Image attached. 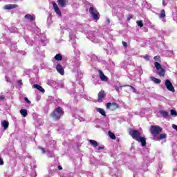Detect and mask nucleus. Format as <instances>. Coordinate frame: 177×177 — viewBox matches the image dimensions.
<instances>
[{"mask_svg": "<svg viewBox=\"0 0 177 177\" xmlns=\"http://www.w3.org/2000/svg\"><path fill=\"white\" fill-rule=\"evenodd\" d=\"M18 53H20V55H26V51H24V50H19Z\"/></svg>", "mask_w": 177, "mask_h": 177, "instance_id": "864d4df0", "label": "nucleus"}, {"mask_svg": "<svg viewBox=\"0 0 177 177\" xmlns=\"http://www.w3.org/2000/svg\"><path fill=\"white\" fill-rule=\"evenodd\" d=\"M129 135L131 136V138H133L134 140H136L137 142L141 143V146H146V138L140 136V132H139V131L130 129Z\"/></svg>", "mask_w": 177, "mask_h": 177, "instance_id": "20e7f679", "label": "nucleus"}, {"mask_svg": "<svg viewBox=\"0 0 177 177\" xmlns=\"http://www.w3.org/2000/svg\"><path fill=\"white\" fill-rule=\"evenodd\" d=\"M122 45H123L124 48H127L128 46V44L125 41H122Z\"/></svg>", "mask_w": 177, "mask_h": 177, "instance_id": "5fc2aeb1", "label": "nucleus"}, {"mask_svg": "<svg viewBox=\"0 0 177 177\" xmlns=\"http://www.w3.org/2000/svg\"><path fill=\"white\" fill-rule=\"evenodd\" d=\"M70 95H73L75 99H77L78 97V95H80V93L73 92V93H69Z\"/></svg>", "mask_w": 177, "mask_h": 177, "instance_id": "79ce46f5", "label": "nucleus"}, {"mask_svg": "<svg viewBox=\"0 0 177 177\" xmlns=\"http://www.w3.org/2000/svg\"><path fill=\"white\" fill-rule=\"evenodd\" d=\"M83 32L84 34H86V37L91 42L94 44H97L100 41V39L102 38V35L99 33L97 30H93L91 26H87L84 29Z\"/></svg>", "mask_w": 177, "mask_h": 177, "instance_id": "f03ea898", "label": "nucleus"}, {"mask_svg": "<svg viewBox=\"0 0 177 177\" xmlns=\"http://www.w3.org/2000/svg\"><path fill=\"white\" fill-rule=\"evenodd\" d=\"M118 104L115 102H109L106 104V109L111 110L112 111H114V110H116V109H118Z\"/></svg>", "mask_w": 177, "mask_h": 177, "instance_id": "9d476101", "label": "nucleus"}, {"mask_svg": "<svg viewBox=\"0 0 177 177\" xmlns=\"http://www.w3.org/2000/svg\"><path fill=\"white\" fill-rule=\"evenodd\" d=\"M160 20L161 21H163V23H165L167 20L165 19V17H167V15H165V10H161L160 13L158 15Z\"/></svg>", "mask_w": 177, "mask_h": 177, "instance_id": "4468645a", "label": "nucleus"}, {"mask_svg": "<svg viewBox=\"0 0 177 177\" xmlns=\"http://www.w3.org/2000/svg\"><path fill=\"white\" fill-rule=\"evenodd\" d=\"M162 5L163 6H166L167 3H165V0H162Z\"/></svg>", "mask_w": 177, "mask_h": 177, "instance_id": "0e129e2a", "label": "nucleus"}, {"mask_svg": "<svg viewBox=\"0 0 177 177\" xmlns=\"http://www.w3.org/2000/svg\"><path fill=\"white\" fill-rule=\"evenodd\" d=\"M58 169H59V171H62V169H63V167H62V166H58Z\"/></svg>", "mask_w": 177, "mask_h": 177, "instance_id": "69168bd1", "label": "nucleus"}, {"mask_svg": "<svg viewBox=\"0 0 177 177\" xmlns=\"http://www.w3.org/2000/svg\"><path fill=\"white\" fill-rule=\"evenodd\" d=\"M36 100H37V102H39L41 100V96L40 95H37L36 97Z\"/></svg>", "mask_w": 177, "mask_h": 177, "instance_id": "4d7b16f0", "label": "nucleus"}, {"mask_svg": "<svg viewBox=\"0 0 177 177\" xmlns=\"http://www.w3.org/2000/svg\"><path fill=\"white\" fill-rule=\"evenodd\" d=\"M63 113H64V111H63V109H62L60 106H58L51 113V117H53L54 120H60V117L63 115Z\"/></svg>", "mask_w": 177, "mask_h": 177, "instance_id": "423d86ee", "label": "nucleus"}, {"mask_svg": "<svg viewBox=\"0 0 177 177\" xmlns=\"http://www.w3.org/2000/svg\"><path fill=\"white\" fill-rule=\"evenodd\" d=\"M103 149H104V146L98 147L97 148V150H103Z\"/></svg>", "mask_w": 177, "mask_h": 177, "instance_id": "bf43d9fd", "label": "nucleus"}, {"mask_svg": "<svg viewBox=\"0 0 177 177\" xmlns=\"http://www.w3.org/2000/svg\"><path fill=\"white\" fill-rule=\"evenodd\" d=\"M1 127L3 128L4 131H6L9 127V122L3 120L1 122Z\"/></svg>", "mask_w": 177, "mask_h": 177, "instance_id": "412c9836", "label": "nucleus"}, {"mask_svg": "<svg viewBox=\"0 0 177 177\" xmlns=\"http://www.w3.org/2000/svg\"><path fill=\"white\" fill-rule=\"evenodd\" d=\"M47 156L48 157H55V153L53 152L47 151Z\"/></svg>", "mask_w": 177, "mask_h": 177, "instance_id": "c03bdc74", "label": "nucleus"}, {"mask_svg": "<svg viewBox=\"0 0 177 177\" xmlns=\"http://www.w3.org/2000/svg\"><path fill=\"white\" fill-rule=\"evenodd\" d=\"M33 88H35V89H37V91H39V92H41V93H45V89H44L42 86L38 84H34Z\"/></svg>", "mask_w": 177, "mask_h": 177, "instance_id": "4be33fe9", "label": "nucleus"}, {"mask_svg": "<svg viewBox=\"0 0 177 177\" xmlns=\"http://www.w3.org/2000/svg\"><path fill=\"white\" fill-rule=\"evenodd\" d=\"M108 135L111 139L115 140V134H114L113 132L109 131Z\"/></svg>", "mask_w": 177, "mask_h": 177, "instance_id": "e433bc0d", "label": "nucleus"}, {"mask_svg": "<svg viewBox=\"0 0 177 177\" xmlns=\"http://www.w3.org/2000/svg\"><path fill=\"white\" fill-rule=\"evenodd\" d=\"M161 131H162V129H161L160 126H151L150 127V132L154 138H156L157 135H160Z\"/></svg>", "mask_w": 177, "mask_h": 177, "instance_id": "6e6552de", "label": "nucleus"}, {"mask_svg": "<svg viewBox=\"0 0 177 177\" xmlns=\"http://www.w3.org/2000/svg\"><path fill=\"white\" fill-rule=\"evenodd\" d=\"M47 44H48V39H46V37H41L40 45H41V46H46Z\"/></svg>", "mask_w": 177, "mask_h": 177, "instance_id": "b1692460", "label": "nucleus"}, {"mask_svg": "<svg viewBox=\"0 0 177 177\" xmlns=\"http://www.w3.org/2000/svg\"><path fill=\"white\" fill-rule=\"evenodd\" d=\"M70 37V42L72 44L73 48H74V53L75 56H77V58L73 59L72 62L73 63V73H77V74H81V71H80V66H81V62H80V50L77 49V43L75 42V39L77 37H75V34L73 33L72 32H70L69 33Z\"/></svg>", "mask_w": 177, "mask_h": 177, "instance_id": "f257e3e1", "label": "nucleus"}, {"mask_svg": "<svg viewBox=\"0 0 177 177\" xmlns=\"http://www.w3.org/2000/svg\"><path fill=\"white\" fill-rule=\"evenodd\" d=\"M55 70L60 74L61 75H64V68L60 64H57L55 66Z\"/></svg>", "mask_w": 177, "mask_h": 177, "instance_id": "ddd939ff", "label": "nucleus"}, {"mask_svg": "<svg viewBox=\"0 0 177 177\" xmlns=\"http://www.w3.org/2000/svg\"><path fill=\"white\" fill-rule=\"evenodd\" d=\"M57 3L61 8H66V0H57Z\"/></svg>", "mask_w": 177, "mask_h": 177, "instance_id": "c85d7f7f", "label": "nucleus"}, {"mask_svg": "<svg viewBox=\"0 0 177 177\" xmlns=\"http://www.w3.org/2000/svg\"><path fill=\"white\" fill-rule=\"evenodd\" d=\"M159 113L164 118H167V117H168V112H167V111H160Z\"/></svg>", "mask_w": 177, "mask_h": 177, "instance_id": "2f4dec72", "label": "nucleus"}, {"mask_svg": "<svg viewBox=\"0 0 177 177\" xmlns=\"http://www.w3.org/2000/svg\"><path fill=\"white\" fill-rule=\"evenodd\" d=\"M167 138V134L162 133L160 134V136L158 138L157 140H161L162 139H166Z\"/></svg>", "mask_w": 177, "mask_h": 177, "instance_id": "c9c22d12", "label": "nucleus"}, {"mask_svg": "<svg viewBox=\"0 0 177 177\" xmlns=\"http://www.w3.org/2000/svg\"><path fill=\"white\" fill-rule=\"evenodd\" d=\"M151 81H153L154 84H161V80L156 78L154 76L150 77Z\"/></svg>", "mask_w": 177, "mask_h": 177, "instance_id": "a878e982", "label": "nucleus"}, {"mask_svg": "<svg viewBox=\"0 0 177 177\" xmlns=\"http://www.w3.org/2000/svg\"><path fill=\"white\" fill-rule=\"evenodd\" d=\"M57 85L58 86V89L59 88H63V86H64V82L63 80H59L57 82Z\"/></svg>", "mask_w": 177, "mask_h": 177, "instance_id": "473e14b6", "label": "nucleus"}, {"mask_svg": "<svg viewBox=\"0 0 177 177\" xmlns=\"http://www.w3.org/2000/svg\"><path fill=\"white\" fill-rule=\"evenodd\" d=\"M88 142L93 147H97L99 146V143L95 140H89Z\"/></svg>", "mask_w": 177, "mask_h": 177, "instance_id": "bb28decb", "label": "nucleus"}, {"mask_svg": "<svg viewBox=\"0 0 177 177\" xmlns=\"http://www.w3.org/2000/svg\"><path fill=\"white\" fill-rule=\"evenodd\" d=\"M86 57H87V60H89V61L97 60V57L96 56V55H88Z\"/></svg>", "mask_w": 177, "mask_h": 177, "instance_id": "c756f323", "label": "nucleus"}, {"mask_svg": "<svg viewBox=\"0 0 177 177\" xmlns=\"http://www.w3.org/2000/svg\"><path fill=\"white\" fill-rule=\"evenodd\" d=\"M98 73L100 74V78L101 81H104V82L107 81L108 80L107 76H106L104 73H103V71H102V70H99Z\"/></svg>", "mask_w": 177, "mask_h": 177, "instance_id": "6ab92c4d", "label": "nucleus"}, {"mask_svg": "<svg viewBox=\"0 0 177 177\" xmlns=\"http://www.w3.org/2000/svg\"><path fill=\"white\" fill-rule=\"evenodd\" d=\"M60 62V60H63V56L62 54H57L52 59L53 63H55V61Z\"/></svg>", "mask_w": 177, "mask_h": 177, "instance_id": "a211bd4d", "label": "nucleus"}, {"mask_svg": "<svg viewBox=\"0 0 177 177\" xmlns=\"http://www.w3.org/2000/svg\"><path fill=\"white\" fill-rule=\"evenodd\" d=\"M166 55L168 56V57H172V56H174V51H172V50H167L166 52Z\"/></svg>", "mask_w": 177, "mask_h": 177, "instance_id": "4c0bfd02", "label": "nucleus"}, {"mask_svg": "<svg viewBox=\"0 0 177 177\" xmlns=\"http://www.w3.org/2000/svg\"><path fill=\"white\" fill-rule=\"evenodd\" d=\"M4 44H6V45H8L10 47V50H11V52H12L13 50H16L17 48V46L12 43V40H10V39L9 38L5 39Z\"/></svg>", "mask_w": 177, "mask_h": 177, "instance_id": "1a4fd4ad", "label": "nucleus"}, {"mask_svg": "<svg viewBox=\"0 0 177 177\" xmlns=\"http://www.w3.org/2000/svg\"><path fill=\"white\" fill-rule=\"evenodd\" d=\"M3 99H5L4 96H0V100H3Z\"/></svg>", "mask_w": 177, "mask_h": 177, "instance_id": "338daca9", "label": "nucleus"}, {"mask_svg": "<svg viewBox=\"0 0 177 177\" xmlns=\"http://www.w3.org/2000/svg\"><path fill=\"white\" fill-rule=\"evenodd\" d=\"M97 113H100L101 115H103L104 117H106V111H104L102 108H97Z\"/></svg>", "mask_w": 177, "mask_h": 177, "instance_id": "7c9ffc66", "label": "nucleus"}, {"mask_svg": "<svg viewBox=\"0 0 177 177\" xmlns=\"http://www.w3.org/2000/svg\"><path fill=\"white\" fill-rule=\"evenodd\" d=\"M165 86L168 89V91H170V92H175V88L172 85V82H171L169 80H165Z\"/></svg>", "mask_w": 177, "mask_h": 177, "instance_id": "9b49d317", "label": "nucleus"}, {"mask_svg": "<svg viewBox=\"0 0 177 177\" xmlns=\"http://www.w3.org/2000/svg\"><path fill=\"white\" fill-rule=\"evenodd\" d=\"M39 150H41L42 154H45V153H46V151H45V149H44V147H39Z\"/></svg>", "mask_w": 177, "mask_h": 177, "instance_id": "a18cd8bd", "label": "nucleus"}, {"mask_svg": "<svg viewBox=\"0 0 177 177\" xmlns=\"http://www.w3.org/2000/svg\"><path fill=\"white\" fill-rule=\"evenodd\" d=\"M172 156H173V157H177V152L173 150Z\"/></svg>", "mask_w": 177, "mask_h": 177, "instance_id": "3c124183", "label": "nucleus"}, {"mask_svg": "<svg viewBox=\"0 0 177 177\" xmlns=\"http://www.w3.org/2000/svg\"><path fill=\"white\" fill-rule=\"evenodd\" d=\"M128 77H129V78H130V80H132L133 81H135L136 80V75H133L131 73H129Z\"/></svg>", "mask_w": 177, "mask_h": 177, "instance_id": "58836bf2", "label": "nucleus"}, {"mask_svg": "<svg viewBox=\"0 0 177 177\" xmlns=\"http://www.w3.org/2000/svg\"><path fill=\"white\" fill-rule=\"evenodd\" d=\"M16 8H19V5L17 4H7L3 7L4 10H12V9H16Z\"/></svg>", "mask_w": 177, "mask_h": 177, "instance_id": "f8f14e48", "label": "nucleus"}, {"mask_svg": "<svg viewBox=\"0 0 177 177\" xmlns=\"http://www.w3.org/2000/svg\"><path fill=\"white\" fill-rule=\"evenodd\" d=\"M154 66L158 71V75H159L160 77H164V75H165V70L161 67V64L158 63V62H155Z\"/></svg>", "mask_w": 177, "mask_h": 177, "instance_id": "0eeeda50", "label": "nucleus"}, {"mask_svg": "<svg viewBox=\"0 0 177 177\" xmlns=\"http://www.w3.org/2000/svg\"><path fill=\"white\" fill-rule=\"evenodd\" d=\"M18 84L19 85H23V82H21V80L18 81Z\"/></svg>", "mask_w": 177, "mask_h": 177, "instance_id": "e2e57ef3", "label": "nucleus"}, {"mask_svg": "<svg viewBox=\"0 0 177 177\" xmlns=\"http://www.w3.org/2000/svg\"><path fill=\"white\" fill-rule=\"evenodd\" d=\"M161 168H162V166L159 165L158 169V172H162V171H161Z\"/></svg>", "mask_w": 177, "mask_h": 177, "instance_id": "13d9d810", "label": "nucleus"}, {"mask_svg": "<svg viewBox=\"0 0 177 177\" xmlns=\"http://www.w3.org/2000/svg\"><path fill=\"white\" fill-rule=\"evenodd\" d=\"M106 20L107 24H110V19L106 18Z\"/></svg>", "mask_w": 177, "mask_h": 177, "instance_id": "680f3d73", "label": "nucleus"}, {"mask_svg": "<svg viewBox=\"0 0 177 177\" xmlns=\"http://www.w3.org/2000/svg\"><path fill=\"white\" fill-rule=\"evenodd\" d=\"M142 57H144V59H145V60H147V62H149V60H150V56L149 55H145V56H143Z\"/></svg>", "mask_w": 177, "mask_h": 177, "instance_id": "de8ad7c7", "label": "nucleus"}, {"mask_svg": "<svg viewBox=\"0 0 177 177\" xmlns=\"http://www.w3.org/2000/svg\"><path fill=\"white\" fill-rule=\"evenodd\" d=\"M80 86L81 88L80 96V97H85L86 95L85 93L84 92V84L82 83L81 84H80Z\"/></svg>", "mask_w": 177, "mask_h": 177, "instance_id": "393cba45", "label": "nucleus"}, {"mask_svg": "<svg viewBox=\"0 0 177 177\" xmlns=\"http://www.w3.org/2000/svg\"><path fill=\"white\" fill-rule=\"evenodd\" d=\"M47 84L48 85H50V86H52V88H55V89H59V87L57 86V82L55 80H48Z\"/></svg>", "mask_w": 177, "mask_h": 177, "instance_id": "2eb2a0df", "label": "nucleus"}, {"mask_svg": "<svg viewBox=\"0 0 177 177\" xmlns=\"http://www.w3.org/2000/svg\"><path fill=\"white\" fill-rule=\"evenodd\" d=\"M80 113H81V112H80V111H77V110L75 111L74 117H77V118H79L80 121L81 122H82L85 121V119H84L83 118H81V116H80V115H79Z\"/></svg>", "mask_w": 177, "mask_h": 177, "instance_id": "cd10ccee", "label": "nucleus"}, {"mask_svg": "<svg viewBox=\"0 0 177 177\" xmlns=\"http://www.w3.org/2000/svg\"><path fill=\"white\" fill-rule=\"evenodd\" d=\"M131 19H132V16L128 17L127 20L129 21V20H131Z\"/></svg>", "mask_w": 177, "mask_h": 177, "instance_id": "774afa93", "label": "nucleus"}, {"mask_svg": "<svg viewBox=\"0 0 177 177\" xmlns=\"http://www.w3.org/2000/svg\"><path fill=\"white\" fill-rule=\"evenodd\" d=\"M137 24L138 27H140V28L143 27V21H137Z\"/></svg>", "mask_w": 177, "mask_h": 177, "instance_id": "37998d69", "label": "nucleus"}, {"mask_svg": "<svg viewBox=\"0 0 177 177\" xmlns=\"http://www.w3.org/2000/svg\"><path fill=\"white\" fill-rule=\"evenodd\" d=\"M24 38L28 45H32V40L30 39V37H28V35H25Z\"/></svg>", "mask_w": 177, "mask_h": 177, "instance_id": "5701e85b", "label": "nucleus"}, {"mask_svg": "<svg viewBox=\"0 0 177 177\" xmlns=\"http://www.w3.org/2000/svg\"><path fill=\"white\" fill-rule=\"evenodd\" d=\"M20 114H21L24 117H26L28 115V113L26 109H21L20 110Z\"/></svg>", "mask_w": 177, "mask_h": 177, "instance_id": "f704fd0d", "label": "nucleus"}, {"mask_svg": "<svg viewBox=\"0 0 177 177\" xmlns=\"http://www.w3.org/2000/svg\"><path fill=\"white\" fill-rule=\"evenodd\" d=\"M6 55V53L4 52L0 53V66H3V67H5V62L3 63L2 62H5Z\"/></svg>", "mask_w": 177, "mask_h": 177, "instance_id": "dca6fc26", "label": "nucleus"}, {"mask_svg": "<svg viewBox=\"0 0 177 177\" xmlns=\"http://www.w3.org/2000/svg\"><path fill=\"white\" fill-rule=\"evenodd\" d=\"M53 6L54 8L55 13H57L58 16H62V12H60V9H59V6L55 2H53Z\"/></svg>", "mask_w": 177, "mask_h": 177, "instance_id": "f3484780", "label": "nucleus"}, {"mask_svg": "<svg viewBox=\"0 0 177 177\" xmlns=\"http://www.w3.org/2000/svg\"><path fill=\"white\" fill-rule=\"evenodd\" d=\"M153 59L156 62H158L160 60V56H155Z\"/></svg>", "mask_w": 177, "mask_h": 177, "instance_id": "603ef678", "label": "nucleus"}, {"mask_svg": "<svg viewBox=\"0 0 177 177\" xmlns=\"http://www.w3.org/2000/svg\"><path fill=\"white\" fill-rule=\"evenodd\" d=\"M105 97H106V94L104 93V92L103 91H100L98 93V99H97L98 102H102V100Z\"/></svg>", "mask_w": 177, "mask_h": 177, "instance_id": "aec40b11", "label": "nucleus"}, {"mask_svg": "<svg viewBox=\"0 0 177 177\" xmlns=\"http://www.w3.org/2000/svg\"><path fill=\"white\" fill-rule=\"evenodd\" d=\"M88 12L94 21H97L100 19V14L91 3L90 4Z\"/></svg>", "mask_w": 177, "mask_h": 177, "instance_id": "39448f33", "label": "nucleus"}, {"mask_svg": "<svg viewBox=\"0 0 177 177\" xmlns=\"http://www.w3.org/2000/svg\"><path fill=\"white\" fill-rule=\"evenodd\" d=\"M12 32H19V29L17 28H12Z\"/></svg>", "mask_w": 177, "mask_h": 177, "instance_id": "49530a36", "label": "nucleus"}, {"mask_svg": "<svg viewBox=\"0 0 177 177\" xmlns=\"http://www.w3.org/2000/svg\"><path fill=\"white\" fill-rule=\"evenodd\" d=\"M0 165H3V160L0 157Z\"/></svg>", "mask_w": 177, "mask_h": 177, "instance_id": "052dcab7", "label": "nucleus"}, {"mask_svg": "<svg viewBox=\"0 0 177 177\" xmlns=\"http://www.w3.org/2000/svg\"><path fill=\"white\" fill-rule=\"evenodd\" d=\"M125 86H129V89L131 90L133 93H136V88H135V87L129 85H126Z\"/></svg>", "mask_w": 177, "mask_h": 177, "instance_id": "a19ab883", "label": "nucleus"}, {"mask_svg": "<svg viewBox=\"0 0 177 177\" xmlns=\"http://www.w3.org/2000/svg\"><path fill=\"white\" fill-rule=\"evenodd\" d=\"M172 129H175L176 131H177V125L173 124H172Z\"/></svg>", "mask_w": 177, "mask_h": 177, "instance_id": "6e6d98bb", "label": "nucleus"}, {"mask_svg": "<svg viewBox=\"0 0 177 177\" xmlns=\"http://www.w3.org/2000/svg\"><path fill=\"white\" fill-rule=\"evenodd\" d=\"M24 19L26 21L27 30L29 31H35L36 30L37 32H39V29L35 24V15L27 14L24 16Z\"/></svg>", "mask_w": 177, "mask_h": 177, "instance_id": "7ed1b4c3", "label": "nucleus"}, {"mask_svg": "<svg viewBox=\"0 0 177 177\" xmlns=\"http://www.w3.org/2000/svg\"><path fill=\"white\" fill-rule=\"evenodd\" d=\"M170 114H171V115H173L174 117H176V115H177V112H176V111H175V110H174V109H171V110L170 111Z\"/></svg>", "mask_w": 177, "mask_h": 177, "instance_id": "ea45409f", "label": "nucleus"}, {"mask_svg": "<svg viewBox=\"0 0 177 177\" xmlns=\"http://www.w3.org/2000/svg\"><path fill=\"white\" fill-rule=\"evenodd\" d=\"M172 19L174 21H176L177 24V11H174L172 12Z\"/></svg>", "mask_w": 177, "mask_h": 177, "instance_id": "72a5a7b5", "label": "nucleus"}, {"mask_svg": "<svg viewBox=\"0 0 177 177\" xmlns=\"http://www.w3.org/2000/svg\"><path fill=\"white\" fill-rule=\"evenodd\" d=\"M24 100L26 103H28V104H30V103H31L30 101L28 100V98L27 97H24Z\"/></svg>", "mask_w": 177, "mask_h": 177, "instance_id": "09e8293b", "label": "nucleus"}, {"mask_svg": "<svg viewBox=\"0 0 177 177\" xmlns=\"http://www.w3.org/2000/svg\"><path fill=\"white\" fill-rule=\"evenodd\" d=\"M5 80L7 82H10V79H9V77H8V75L5 76Z\"/></svg>", "mask_w": 177, "mask_h": 177, "instance_id": "8fccbe9b", "label": "nucleus"}]
</instances>
